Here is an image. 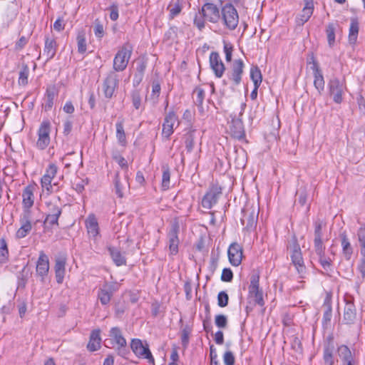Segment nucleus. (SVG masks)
I'll list each match as a JSON object with an SVG mask.
<instances>
[{"instance_id":"1","label":"nucleus","mask_w":365,"mask_h":365,"mask_svg":"<svg viewBox=\"0 0 365 365\" xmlns=\"http://www.w3.org/2000/svg\"><path fill=\"white\" fill-rule=\"evenodd\" d=\"M109 336L110 337V343L113 347L116 346L117 354L123 357L126 358L129 353L127 348L126 339L123 336L122 331L119 327H112L109 332Z\"/></svg>"},{"instance_id":"2","label":"nucleus","mask_w":365,"mask_h":365,"mask_svg":"<svg viewBox=\"0 0 365 365\" xmlns=\"http://www.w3.org/2000/svg\"><path fill=\"white\" fill-rule=\"evenodd\" d=\"M241 222L247 230L255 228L258 220L259 207L254 204L246 205L242 210Z\"/></svg>"},{"instance_id":"3","label":"nucleus","mask_w":365,"mask_h":365,"mask_svg":"<svg viewBox=\"0 0 365 365\" xmlns=\"http://www.w3.org/2000/svg\"><path fill=\"white\" fill-rule=\"evenodd\" d=\"M289 248L291 250L290 257L292 262L299 274V277L304 278L306 273V267L304 263L300 246L295 237L293 239Z\"/></svg>"},{"instance_id":"4","label":"nucleus","mask_w":365,"mask_h":365,"mask_svg":"<svg viewBox=\"0 0 365 365\" xmlns=\"http://www.w3.org/2000/svg\"><path fill=\"white\" fill-rule=\"evenodd\" d=\"M132 53V47L128 44L124 45L115 54L113 59V71H124L128 63Z\"/></svg>"},{"instance_id":"5","label":"nucleus","mask_w":365,"mask_h":365,"mask_svg":"<svg viewBox=\"0 0 365 365\" xmlns=\"http://www.w3.org/2000/svg\"><path fill=\"white\" fill-rule=\"evenodd\" d=\"M245 106V103L241 104L238 116L235 114L234 115H231L232 120L229 127L230 131L233 138L239 140L244 138L245 136L244 125L240 118L242 115Z\"/></svg>"},{"instance_id":"6","label":"nucleus","mask_w":365,"mask_h":365,"mask_svg":"<svg viewBox=\"0 0 365 365\" xmlns=\"http://www.w3.org/2000/svg\"><path fill=\"white\" fill-rule=\"evenodd\" d=\"M179 125L178 117L174 110L165 113L162 124V137L165 140L170 139L174 132V128Z\"/></svg>"},{"instance_id":"7","label":"nucleus","mask_w":365,"mask_h":365,"mask_svg":"<svg viewBox=\"0 0 365 365\" xmlns=\"http://www.w3.org/2000/svg\"><path fill=\"white\" fill-rule=\"evenodd\" d=\"M248 289L250 297H253L257 304L263 306L264 302L263 299L262 290L259 289V274L258 272L253 271L252 273Z\"/></svg>"},{"instance_id":"8","label":"nucleus","mask_w":365,"mask_h":365,"mask_svg":"<svg viewBox=\"0 0 365 365\" xmlns=\"http://www.w3.org/2000/svg\"><path fill=\"white\" fill-rule=\"evenodd\" d=\"M328 88L334 103L340 104L343 101V95L346 89V85L337 78L329 81Z\"/></svg>"},{"instance_id":"9","label":"nucleus","mask_w":365,"mask_h":365,"mask_svg":"<svg viewBox=\"0 0 365 365\" xmlns=\"http://www.w3.org/2000/svg\"><path fill=\"white\" fill-rule=\"evenodd\" d=\"M130 348L136 356L141 359H145L148 363L154 364L155 359L149 349L148 344L145 345L139 339H133L130 343Z\"/></svg>"},{"instance_id":"10","label":"nucleus","mask_w":365,"mask_h":365,"mask_svg":"<svg viewBox=\"0 0 365 365\" xmlns=\"http://www.w3.org/2000/svg\"><path fill=\"white\" fill-rule=\"evenodd\" d=\"M118 285L115 282H105L98 290L97 298L102 305H108L113 294L117 291Z\"/></svg>"},{"instance_id":"11","label":"nucleus","mask_w":365,"mask_h":365,"mask_svg":"<svg viewBox=\"0 0 365 365\" xmlns=\"http://www.w3.org/2000/svg\"><path fill=\"white\" fill-rule=\"evenodd\" d=\"M119 76L115 71H110L103 83V91L106 98H111L119 85Z\"/></svg>"},{"instance_id":"12","label":"nucleus","mask_w":365,"mask_h":365,"mask_svg":"<svg viewBox=\"0 0 365 365\" xmlns=\"http://www.w3.org/2000/svg\"><path fill=\"white\" fill-rule=\"evenodd\" d=\"M51 123L43 120L38 130V140L36 148L39 150L46 149L50 143Z\"/></svg>"},{"instance_id":"13","label":"nucleus","mask_w":365,"mask_h":365,"mask_svg":"<svg viewBox=\"0 0 365 365\" xmlns=\"http://www.w3.org/2000/svg\"><path fill=\"white\" fill-rule=\"evenodd\" d=\"M180 225L178 220H174L168 233L169 242V250L171 255H176L178 252Z\"/></svg>"},{"instance_id":"14","label":"nucleus","mask_w":365,"mask_h":365,"mask_svg":"<svg viewBox=\"0 0 365 365\" xmlns=\"http://www.w3.org/2000/svg\"><path fill=\"white\" fill-rule=\"evenodd\" d=\"M199 15L200 17H202V23H216L220 17L218 8L216 5L210 3L203 5Z\"/></svg>"},{"instance_id":"15","label":"nucleus","mask_w":365,"mask_h":365,"mask_svg":"<svg viewBox=\"0 0 365 365\" xmlns=\"http://www.w3.org/2000/svg\"><path fill=\"white\" fill-rule=\"evenodd\" d=\"M244 67L245 64L242 59H236L233 61L227 76L235 86H238L241 83Z\"/></svg>"},{"instance_id":"16","label":"nucleus","mask_w":365,"mask_h":365,"mask_svg":"<svg viewBox=\"0 0 365 365\" xmlns=\"http://www.w3.org/2000/svg\"><path fill=\"white\" fill-rule=\"evenodd\" d=\"M345 306L343 314V322L346 324H352L356 319V309L354 304V299L351 297L344 299Z\"/></svg>"},{"instance_id":"17","label":"nucleus","mask_w":365,"mask_h":365,"mask_svg":"<svg viewBox=\"0 0 365 365\" xmlns=\"http://www.w3.org/2000/svg\"><path fill=\"white\" fill-rule=\"evenodd\" d=\"M222 194L220 187L212 186L210 190L205 195L202 200V206L206 209H211L215 205Z\"/></svg>"},{"instance_id":"18","label":"nucleus","mask_w":365,"mask_h":365,"mask_svg":"<svg viewBox=\"0 0 365 365\" xmlns=\"http://www.w3.org/2000/svg\"><path fill=\"white\" fill-rule=\"evenodd\" d=\"M19 222L21 227L16 232V237L19 239L25 237L31 230V213L28 211L23 212L20 216Z\"/></svg>"},{"instance_id":"19","label":"nucleus","mask_w":365,"mask_h":365,"mask_svg":"<svg viewBox=\"0 0 365 365\" xmlns=\"http://www.w3.org/2000/svg\"><path fill=\"white\" fill-rule=\"evenodd\" d=\"M228 258L232 266H239L243 257L242 247L237 242H232L227 250Z\"/></svg>"},{"instance_id":"20","label":"nucleus","mask_w":365,"mask_h":365,"mask_svg":"<svg viewBox=\"0 0 365 365\" xmlns=\"http://www.w3.org/2000/svg\"><path fill=\"white\" fill-rule=\"evenodd\" d=\"M358 241L360 245L361 259L358 265V270L363 278H365V227H361L357 231Z\"/></svg>"},{"instance_id":"21","label":"nucleus","mask_w":365,"mask_h":365,"mask_svg":"<svg viewBox=\"0 0 365 365\" xmlns=\"http://www.w3.org/2000/svg\"><path fill=\"white\" fill-rule=\"evenodd\" d=\"M334 337L330 335L327 338V340L324 345L323 350V360L324 365H334Z\"/></svg>"},{"instance_id":"22","label":"nucleus","mask_w":365,"mask_h":365,"mask_svg":"<svg viewBox=\"0 0 365 365\" xmlns=\"http://www.w3.org/2000/svg\"><path fill=\"white\" fill-rule=\"evenodd\" d=\"M36 274L41 277V282L44 281L49 271V259L43 251L39 252V257L36 262Z\"/></svg>"},{"instance_id":"23","label":"nucleus","mask_w":365,"mask_h":365,"mask_svg":"<svg viewBox=\"0 0 365 365\" xmlns=\"http://www.w3.org/2000/svg\"><path fill=\"white\" fill-rule=\"evenodd\" d=\"M210 67L214 71L217 78H221L225 71V66L223 63L220 55L216 51H212L210 55Z\"/></svg>"},{"instance_id":"24","label":"nucleus","mask_w":365,"mask_h":365,"mask_svg":"<svg viewBox=\"0 0 365 365\" xmlns=\"http://www.w3.org/2000/svg\"><path fill=\"white\" fill-rule=\"evenodd\" d=\"M67 258L65 255H60L55 259L54 271L56 282L58 284H62L66 274V264Z\"/></svg>"},{"instance_id":"25","label":"nucleus","mask_w":365,"mask_h":365,"mask_svg":"<svg viewBox=\"0 0 365 365\" xmlns=\"http://www.w3.org/2000/svg\"><path fill=\"white\" fill-rule=\"evenodd\" d=\"M312 66L313 74L314 77V86L318 91L319 93L321 94L324 89L325 81L324 79L322 71L318 65V63L314 59L312 56Z\"/></svg>"},{"instance_id":"26","label":"nucleus","mask_w":365,"mask_h":365,"mask_svg":"<svg viewBox=\"0 0 365 365\" xmlns=\"http://www.w3.org/2000/svg\"><path fill=\"white\" fill-rule=\"evenodd\" d=\"M34 190L35 187L32 185H29L24 187L22 192V204L24 207L23 212L28 211L29 213H31L30 208L34 205Z\"/></svg>"},{"instance_id":"27","label":"nucleus","mask_w":365,"mask_h":365,"mask_svg":"<svg viewBox=\"0 0 365 365\" xmlns=\"http://www.w3.org/2000/svg\"><path fill=\"white\" fill-rule=\"evenodd\" d=\"M222 14L225 23L238 22L239 15L235 7L231 4H226L222 9Z\"/></svg>"},{"instance_id":"28","label":"nucleus","mask_w":365,"mask_h":365,"mask_svg":"<svg viewBox=\"0 0 365 365\" xmlns=\"http://www.w3.org/2000/svg\"><path fill=\"white\" fill-rule=\"evenodd\" d=\"M85 225L88 235L96 240L100 234V229L97 218L94 214H90L87 217Z\"/></svg>"},{"instance_id":"29","label":"nucleus","mask_w":365,"mask_h":365,"mask_svg":"<svg viewBox=\"0 0 365 365\" xmlns=\"http://www.w3.org/2000/svg\"><path fill=\"white\" fill-rule=\"evenodd\" d=\"M135 72L133 79L134 87L138 86L142 82L147 67V63L144 59L139 58L135 61Z\"/></svg>"},{"instance_id":"30","label":"nucleus","mask_w":365,"mask_h":365,"mask_svg":"<svg viewBox=\"0 0 365 365\" xmlns=\"http://www.w3.org/2000/svg\"><path fill=\"white\" fill-rule=\"evenodd\" d=\"M115 192L118 197L122 198L125 191L129 190L130 185L126 177L120 179L119 173H116L114 178Z\"/></svg>"},{"instance_id":"31","label":"nucleus","mask_w":365,"mask_h":365,"mask_svg":"<svg viewBox=\"0 0 365 365\" xmlns=\"http://www.w3.org/2000/svg\"><path fill=\"white\" fill-rule=\"evenodd\" d=\"M314 249L317 248V250L321 251L322 247H324L322 242V227L324 226L323 222L320 220H317L314 222Z\"/></svg>"},{"instance_id":"32","label":"nucleus","mask_w":365,"mask_h":365,"mask_svg":"<svg viewBox=\"0 0 365 365\" xmlns=\"http://www.w3.org/2000/svg\"><path fill=\"white\" fill-rule=\"evenodd\" d=\"M340 238L342 254L346 260H350L354 252V249L345 232L340 234Z\"/></svg>"},{"instance_id":"33","label":"nucleus","mask_w":365,"mask_h":365,"mask_svg":"<svg viewBox=\"0 0 365 365\" xmlns=\"http://www.w3.org/2000/svg\"><path fill=\"white\" fill-rule=\"evenodd\" d=\"M58 95V91L55 86H48L46 88L45 98H44V108L45 110H50L54 103V99Z\"/></svg>"},{"instance_id":"34","label":"nucleus","mask_w":365,"mask_h":365,"mask_svg":"<svg viewBox=\"0 0 365 365\" xmlns=\"http://www.w3.org/2000/svg\"><path fill=\"white\" fill-rule=\"evenodd\" d=\"M57 43L53 38L46 36L43 53L48 60L54 57L56 53Z\"/></svg>"},{"instance_id":"35","label":"nucleus","mask_w":365,"mask_h":365,"mask_svg":"<svg viewBox=\"0 0 365 365\" xmlns=\"http://www.w3.org/2000/svg\"><path fill=\"white\" fill-rule=\"evenodd\" d=\"M323 308L324 309L322 324L324 327H327L331 322L332 317V307L331 299L329 295H327L323 303Z\"/></svg>"},{"instance_id":"36","label":"nucleus","mask_w":365,"mask_h":365,"mask_svg":"<svg viewBox=\"0 0 365 365\" xmlns=\"http://www.w3.org/2000/svg\"><path fill=\"white\" fill-rule=\"evenodd\" d=\"M34 27L32 24H29V26L26 28V31L21 36L19 39L16 42L14 46L15 51H21L25 46L27 44L30 36L33 33Z\"/></svg>"},{"instance_id":"37","label":"nucleus","mask_w":365,"mask_h":365,"mask_svg":"<svg viewBox=\"0 0 365 365\" xmlns=\"http://www.w3.org/2000/svg\"><path fill=\"white\" fill-rule=\"evenodd\" d=\"M100 330H93L90 335V339L87 345V349L90 351H95L101 348V338L100 336Z\"/></svg>"},{"instance_id":"38","label":"nucleus","mask_w":365,"mask_h":365,"mask_svg":"<svg viewBox=\"0 0 365 365\" xmlns=\"http://www.w3.org/2000/svg\"><path fill=\"white\" fill-rule=\"evenodd\" d=\"M205 98V92L201 87H196L192 93V98L195 104L198 107L199 111L203 113L204 108L202 106L204 99Z\"/></svg>"},{"instance_id":"39","label":"nucleus","mask_w":365,"mask_h":365,"mask_svg":"<svg viewBox=\"0 0 365 365\" xmlns=\"http://www.w3.org/2000/svg\"><path fill=\"white\" fill-rule=\"evenodd\" d=\"M196 133V129L191 128L183 136L185 146L187 153H191L193 150L197 138Z\"/></svg>"},{"instance_id":"40","label":"nucleus","mask_w":365,"mask_h":365,"mask_svg":"<svg viewBox=\"0 0 365 365\" xmlns=\"http://www.w3.org/2000/svg\"><path fill=\"white\" fill-rule=\"evenodd\" d=\"M108 250L110 255L116 266H122L126 264V259L120 251L114 247H108Z\"/></svg>"},{"instance_id":"41","label":"nucleus","mask_w":365,"mask_h":365,"mask_svg":"<svg viewBox=\"0 0 365 365\" xmlns=\"http://www.w3.org/2000/svg\"><path fill=\"white\" fill-rule=\"evenodd\" d=\"M324 250H325V247H322L321 251L317 250V248L314 249L316 254L319 257V261L321 266L322 267V268L324 269L325 272H328L331 271L332 264H331V260L330 259V258L327 257L325 255Z\"/></svg>"},{"instance_id":"42","label":"nucleus","mask_w":365,"mask_h":365,"mask_svg":"<svg viewBox=\"0 0 365 365\" xmlns=\"http://www.w3.org/2000/svg\"><path fill=\"white\" fill-rule=\"evenodd\" d=\"M86 34L85 29H80L77 32L76 42L78 46V52L81 54L85 53L87 50Z\"/></svg>"},{"instance_id":"43","label":"nucleus","mask_w":365,"mask_h":365,"mask_svg":"<svg viewBox=\"0 0 365 365\" xmlns=\"http://www.w3.org/2000/svg\"><path fill=\"white\" fill-rule=\"evenodd\" d=\"M314 9L313 2L307 1L304 7L299 15L298 19L301 23L307 22L312 15Z\"/></svg>"},{"instance_id":"44","label":"nucleus","mask_w":365,"mask_h":365,"mask_svg":"<svg viewBox=\"0 0 365 365\" xmlns=\"http://www.w3.org/2000/svg\"><path fill=\"white\" fill-rule=\"evenodd\" d=\"M337 352L341 363L354 359V354L346 345L342 344L339 346L337 348Z\"/></svg>"},{"instance_id":"45","label":"nucleus","mask_w":365,"mask_h":365,"mask_svg":"<svg viewBox=\"0 0 365 365\" xmlns=\"http://www.w3.org/2000/svg\"><path fill=\"white\" fill-rule=\"evenodd\" d=\"M116 138L118 143L125 147L127 144L126 135L124 130L123 120H119L115 124Z\"/></svg>"},{"instance_id":"46","label":"nucleus","mask_w":365,"mask_h":365,"mask_svg":"<svg viewBox=\"0 0 365 365\" xmlns=\"http://www.w3.org/2000/svg\"><path fill=\"white\" fill-rule=\"evenodd\" d=\"M250 78L254 83V86L259 87L262 81V75L257 66H252L250 68Z\"/></svg>"},{"instance_id":"47","label":"nucleus","mask_w":365,"mask_h":365,"mask_svg":"<svg viewBox=\"0 0 365 365\" xmlns=\"http://www.w3.org/2000/svg\"><path fill=\"white\" fill-rule=\"evenodd\" d=\"M9 249L4 238H0V263L5 264L9 261Z\"/></svg>"},{"instance_id":"48","label":"nucleus","mask_w":365,"mask_h":365,"mask_svg":"<svg viewBox=\"0 0 365 365\" xmlns=\"http://www.w3.org/2000/svg\"><path fill=\"white\" fill-rule=\"evenodd\" d=\"M170 171L168 166L163 167L162 175V188L163 190H167L170 188Z\"/></svg>"},{"instance_id":"49","label":"nucleus","mask_w":365,"mask_h":365,"mask_svg":"<svg viewBox=\"0 0 365 365\" xmlns=\"http://www.w3.org/2000/svg\"><path fill=\"white\" fill-rule=\"evenodd\" d=\"M29 73V68L27 65L24 64L19 76V84L26 86L28 83V77Z\"/></svg>"},{"instance_id":"50","label":"nucleus","mask_w":365,"mask_h":365,"mask_svg":"<svg viewBox=\"0 0 365 365\" xmlns=\"http://www.w3.org/2000/svg\"><path fill=\"white\" fill-rule=\"evenodd\" d=\"M192 329L189 325H185L181 330V341L182 346L186 349L189 343V336Z\"/></svg>"},{"instance_id":"51","label":"nucleus","mask_w":365,"mask_h":365,"mask_svg":"<svg viewBox=\"0 0 365 365\" xmlns=\"http://www.w3.org/2000/svg\"><path fill=\"white\" fill-rule=\"evenodd\" d=\"M359 30V24H351L349 33V42L350 44L354 45L356 43Z\"/></svg>"},{"instance_id":"52","label":"nucleus","mask_w":365,"mask_h":365,"mask_svg":"<svg viewBox=\"0 0 365 365\" xmlns=\"http://www.w3.org/2000/svg\"><path fill=\"white\" fill-rule=\"evenodd\" d=\"M160 83L158 80H155L152 83V93L150 96L151 99L154 103H157L158 97L160 93Z\"/></svg>"},{"instance_id":"53","label":"nucleus","mask_w":365,"mask_h":365,"mask_svg":"<svg viewBox=\"0 0 365 365\" xmlns=\"http://www.w3.org/2000/svg\"><path fill=\"white\" fill-rule=\"evenodd\" d=\"M131 100L135 109H139L141 106V95L139 90H134L131 92Z\"/></svg>"},{"instance_id":"54","label":"nucleus","mask_w":365,"mask_h":365,"mask_svg":"<svg viewBox=\"0 0 365 365\" xmlns=\"http://www.w3.org/2000/svg\"><path fill=\"white\" fill-rule=\"evenodd\" d=\"M327 36L328 44L330 47H333L335 43V29L334 28L332 24H329L327 29Z\"/></svg>"},{"instance_id":"55","label":"nucleus","mask_w":365,"mask_h":365,"mask_svg":"<svg viewBox=\"0 0 365 365\" xmlns=\"http://www.w3.org/2000/svg\"><path fill=\"white\" fill-rule=\"evenodd\" d=\"M51 178H48L45 175H43L41 180V184L43 189H45L48 192L51 193L53 192V187L51 184L52 182Z\"/></svg>"},{"instance_id":"56","label":"nucleus","mask_w":365,"mask_h":365,"mask_svg":"<svg viewBox=\"0 0 365 365\" xmlns=\"http://www.w3.org/2000/svg\"><path fill=\"white\" fill-rule=\"evenodd\" d=\"M215 323L219 328H226L227 326V318L224 314H217L215 316Z\"/></svg>"},{"instance_id":"57","label":"nucleus","mask_w":365,"mask_h":365,"mask_svg":"<svg viewBox=\"0 0 365 365\" xmlns=\"http://www.w3.org/2000/svg\"><path fill=\"white\" fill-rule=\"evenodd\" d=\"M229 300L228 294L224 292H220L217 295V304L220 307H225L227 305Z\"/></svg>"},{"instance_id":"58","label":"nucleus","mask_w":365,"mask_h":365,"mask_svg":"<svg viewBox=\"0 0 365 365\" xmlns=\"http://www.w3.org/2000/svg\"><path fill=\"white\" fill-rule=\"evenodd\" d=\"M47 207L48 209L47 214L61 216L62 213L61 207L51 202L47 203Z\"/></svg>"},{"instance_id":"59","label":"nucleus","mask_w":365,"mask_h":365,"mask_svg":"<svg viewBox=\"0 0 365 365\" xmlns=\"http://www.w3.org/2000/svg\"><path fill=\"white\" fill-rule=\"evenodd\" d=\"M223 362L225 365H235V358L231 351H226L223 354Z\"/></svg>"},{"instance_id":"60","label":"nucleus","mask_w":365,"mask_h":365,"mask_svg":"<svg viewBox=\"0 0 365 365\" xmlns=\"http://www.w3.org/2000/svg\"><path fill=\"white\" fill-rule=\"evenodd\" d=\"M113 160L118 163V164L122 168H128V163L127 160L120 155L118 152H115L113 153Z\"/></svg>"},{"instance_id":"61","label":"nucleus","mask_w":365,"mask_h":365,"mask_svg":"<svg viewBox=\"0 0 365 365\" xmlns=\"http://www.w3.org/2000/svg\"><path fill=\"white\" fill-rule=\"evenodd\" d=\"M58 168L54 163H51L48 165V168L46 170V173L43 175L53 179L57 173Z\"/></svg>"},{"instance_id":"62","label":"nucleus","mask_w":365,"mask_h":365,"mask_svg":"<svg viewBox=\"0 0 365 365\" xmlns=\"http://www.w3.org/2000/svg\"><path fill=\"white\" fill-rule=\"evenodd\" d=\"M233 46L231 43L224 41V52L225 53L226 61L230 62L232 60Z\"/></svg>"},{"instance_id":"63","label":"nucleus","mask_w":365,"mask_h":365,"mask_svg":"<svg viewBox=\"0 0 365 365\" xmlns=\"http://www.w3.org/2000/svg\"><path fill=\"white\" fill-rule=\"evenodd\" d=\"M233 279V273L230 268H225L222 269L221 274V280L226 282H230Z\"/></svg>"},{"instance_id":"64","label":"nucleus","mask_w":365,"mask_h":365,"mask_svg":"<svg viewBox=\"0 0 365 365\" xmlns=\"http://www.w3.org/2000/svg\"><path fill=\"white\" fill-rule=\"evenodd\" d=\"M59 215H49L47 214L46 219L44 220V223H48L51 226L53 225H58V218Z\"/></svg>"}]
</instances>
